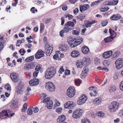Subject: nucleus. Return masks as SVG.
<instances>
[{
  "label": "nucleus",
  "mask_w": 123,
  "mask_h": 123,
  "mask_svg": "<svg viewBox=\"0 0 123 123\" xmlns=\"http://www.w3.org/2000/svg\"><path fill=\"white\" fill-rule=\"evenodd\" d=\"M56 73L55 68V67H49L47 69L45 72V77L47 79H51L54 77Z\"/></svg>",
  "instance_id": "1"
},
{
  "label": "nucleus",
  "mask_w": 123,
  "mask_h": 123,
  "mask_svg": "<svg viewBox=\"0 0 123 123\" xmlns=\"http://www.w3.org/2000/svg\"><path fill=\"white\" fill-rule=\"evenodd\" d=\"M119 103L116 101H113L108 106V109L111 112L116 111L118 108Z\"/></svg>",
  "instance_id": "2"
},
{
  "label": "nucleus",
  "mask_w": 123,
  "mask_h": 123,
  "mask_svg": "<svg viewBox=\"0 0 123 123\" xmlns=\"http://www.w3.org/2000/svg\"><path fill=\"white\" fill-rule=\"evenodd\" d=\"M83 110L81 109H78L74 111L73 113V118L77 119L80 118L82 116Z\"/></svg>",
  "instance_id": "3"
},
{
  "label": "nucleus",
  "mask_w": 123,
  "mask_h": 123,
  "mask_svg": "<svg viewBox=\"0 0 123 123\" xmlns=\"http://www.w3.org/2000/svg\"><path fill=\"white\" fill-rule=\"evenodd\" d=\"M115 64L116 69H120L123 67V59L121 58L117 59L115 61Z\"/></svg>",
  "instance_id": "4"
},
{
  "label": "nucleus",
  "mask_w": 123,
  "mask_h": 123,
  "mask_svg": "<svg viewBox=\"0 0 123 123\" xmlns=\"http://www.w3.org/2000/svg\"><path fill=\"white\" fill-rule=\"evenodd\" d=\"M75 93V89L73 87H70L67 90V95L69 97H72L74 96Z\"/></svg>",
  "instance_id": "5"
},
{
  "label": "nucleus",
  "mask_w": 123,
  "mask_h": 123,
  "mask_svg": "<svg viewBox=\"0 0 123 123\" xmlns=\"http://www.w3.org/2000/svg\"><path fill=\"white\" fill-rule=\"evenodd\" d=\"M43 102L44 103H47L46 106L48 108L50 109L52 108L53 103L49 98H47L44 99Z\"/></svg>",
  "instance_id": "6"
},
{
  "label": "nucleus",
  "mask_w": 123,
  "mask_h": 123,
  "mask_svg": "<svg viewBox=\"0 0 123 123\" xmlns=\"http://www.w3.org/2000/svg\"><path fill=\"white\" fill-rule=\"evenodd\" d=\"M46 89L50 92H52L55 89V87L54 84L52 82H47L45 84Z\"/></svg>",
  "instance_id": "7"
},
{
  "label": "nucleus",
  "mask_w": 123,
  "mask_h": 123,
  "mask_svg": "<svg viewBox=\"0 0 123 123\" xmlns=\"http://www.w3.org/2000/svg\"><path fill=\"white\" fill-rule=\"evenodd\" d=\"M87 97L85 95H82L79 97L77 101V104L79 105H82L86 101Z\"/></svg>",
  "instance_id": "8"
},
{
  "label": "nucleus",
  "mask_w": 123,
  "mask_h": 123,
  "mask_svg": "<svg viewBox=\"0 0 123 123\" xmlns=\"http://www.w3.org/2000/svg\"><path fill=\"white\" fill-rule=\"evenodd\" d=\"M75 106V103L72 101H68L65 103V108L69 109H73Z\"/></svg>",
  "instance_id": "9"
},
{
  "label": "nucleus",
  "mask_w": 123,
  "mask_h": 123,
  "mask_svg": "<svg viewBox=\"0 0 123 123\" xmlns=\"http://www.w3.org/2000/svg\"><path fill=\"white\" fill-rule=\"evenodd\" d=\"M45 51L47 55H50L52 52L53 48L49 44H47L45 46Z\"/></svg>",
  "instance_id": "10"
},
{
  "label": "nucleus",
  "mask_w": 123,
  "mask_h": 123,
  "mask_svg": "<svg viewBox=\"0 0 123 123\" xmlns=\"http://www.w3.org/2000/svg\"><path fill=\"white\" fill-rule=\"evenodd\" d=\"M36 65L35 63L32 62L30 64L26 63L24 67V69L26 70H28L34 68Z\"/></svg>",
  "instance_id": "11"
},
{
  "label": "nucleus",
  "mask_w": 123,
  "mask_h": 123,
  "mask_svg": "<svg viewBox=\"0 0 123 123\" xmlns=\"http://www.w3.org/2000/svg\"><path fill=\"white\" fill-rule=\"evenodd\" d=\"M10 77L12 80L15 82H17L18 80V76L17 74L12 73L11 74Z\"/></svg>",
  "instance_id": "12"
},
{
  "label": "nucleus",
  "mask_w": 123,
  "mask_h": 123,
  "mask_svg": "<svg viewBox=\"0 0 123 123\" xmlns=\"http://www.w3.org/2000/svg\"><path fill=\"white\" fill-rule=\"evenodd\" d=\"M44 52L41 50H38L36 53L35 55V58L38 59L43 57L44 55Z\"/></svg>",
  "instance_id": "13"
},
{
  "label": "nucleus",
  "mask_w": 123,
  "mask_h": 123,
  "mask_svg": "<svg viewBox=\"0 0 123 123\" xmlns=\"http://www.w3.org/2000/svg\"><path fill=\"white\" fill-rule=\"evenodd\" d=\"M39 80L36 78L32 79L29 81L30 85L31 86H35L37 85L39 83Z\"/></svg>",
  "instance_id": "14"
},
{
  "label": "nucleus",
  "mask_w": 123,
  "mask_h": 123,
  "mask_svg": "<svg viewBox=\"0 0 123 123\" xmlns=\"http://www.w3.org/2000/svg\"><path fill=\"white\" fill-rule=\"evenodd\" d=\"M112 54V51L110 50L104 52L102 55L103 57L107 59L111 57Z\"/></svg>",
  "instance_id": "15"
},
{
  "label": "nucleus",
  "mask_w": 123,
  "mask_h": 123,
  "mask_svg": "<svg viewBox=\"0 0 123 123\" xmlns=\"http://www.w3.org/2000/svg\"><path fill=\"white\" fill-rule=\"evenodd\" d=\"M59 49L61 51L66 52L68 49L69 47L66 44L60 45Z\"/></svg>",
  "instance_id": "16"
},
{
  "label": "nucleus",
  "mask_w": 123,
  "mask_h": 123,
  "mask_svg": "<svg viewBox=\"0 0 123 123\" xmlns=\"http://www.w3.org/2000/svg\"><path fill=\"white\" fill-rule=\"evenodd\" d=\"M118 0H114L112 2L111 1H106L103 3L104 5H115L117 4L118 3Z\"/></svg>",
  "instance_id": "17"
},
{
  "label": "nucleus",
  "mask_w": 123,
  "mask_h": 123,
  "mask_svg": "<svg viewBox=\"0 0 123 123\" xmlns=\"http://www.w3.org/2000/svg\"><path fill=\"white\" fill-rule=\"evenodd\" d=\"M66 119L65 116L62 115L58 117L57 119V121L58 123H63V122Z\"/></svg>",
  "instance_id": "18"
},
{
  "label": "nucleus",
  "mask_w": 123,
  "mask_h": 123,
  "mask_svg": "<svg viewBox=\"0 0 123 123\" xmlns=\"http://www.w3.org/2000/svg\"><path fill=\"white\" fill-rule=\"evenodd\" d=\"M102 99L101 98H95L93 101V102L95 105H98L101 103Z\"/></svg>",
  "instance_id": "19"
},
{
  "label": "nucleus",
  "mask_w": 123,
  "mask_h": 123,
  "mask_svg": "<svg viewBox=\"0 0 123 123\" xmlns=\"http://www.w3.org/2000/svg\"><path fill=\"white\" fill-rule=\"evenodd\" d=\"M84 65H88L90 62V59L88 57H84L81 59Z\"/></svg>",
  "instance_id": "20"
},
{
  "label": "nucleus",
  "mask_w": 123,
  "mask_h": 123,
  "mask_svg": "<svg viewBox=\"0 0 123 123\" xmlns=\"http://www.w3.org/2000/svg\"><path fill=\"white\" fill-rule=\"evenodd\" d=\"M89 89L90 91L93 90V92H91L90 93L91 96H96V94L98 93V91L94 90L95 89L94 87L93 86H91L89 88Z\"/></svg>",
  "instance_id": "21"
},
{
  "label": "nucleus",
  "mask_w": 123,
  "mask_h": 123,
  "mask_svg": "<svg viewBox=\"0 0 123 123\" xmlns=\"http://www.w3.org/2000/svg\"><path fill=\"white\" fill-rule=\"evenodd\" d=\"M89 5L88 4H85L83 6H81L80 7V11L82 12L83 11L87 10L89 9Z\"/></svg>",
  "instance_id": "22"
},
{
  "label": "nucleus",
  "mask_w": 123,
  "mask_h": 123,
  "mask_svg": "<svg viewBox=\"0 0 123 123\" xmlns=\"http://www.w3.org/2000/svg\"><path fill=\"white\" fill-rule=\"evenodd\" d=\"M81 59L78 61L76 63V64L77 67L79 68H82L85 65L83 64Z\"/></svg>",
  "instance_id": "23"
},
{
  "label": "nucleus",
  "mask_w": 123,
  "mask_h": 123,
  "mask_svg": "<svg viewBox=\"0 0 123 123\" xmlns=\"http://www.w3.org/2000/svg\"><path fill=\"white\" fill-rule=\"evenodd\" d=\"M80 53L79 52L76 50L73 51L71 53V56L74 57H76L80 55Z\"/></svg>",
  "instance_id": "24"
},
{
  "label": "nucleus",
  "mask_w": 123,
  "mask_h": 123,
  "mask_svg": "<svg viewBox=\"0 0 123 123\" xmlns=\"http://www.w3.org/2000/svg\"><path fill=\"white\" fill-rule=\"evenodd\" d=\"M120 52L119 51H114L112 54V59L115 60L120 55Z\"/></svg>",
  "instance_id": "25"
},
{
  "label": "nucleus",
  "mask_w": 123,
  "mask_h": 123,
  "mask_svg": "<svg viewBox=\"0 0 123 123\" xmlns=\"http://www.w3.org/2000/svg\"><path fill=\"white\" fill-rule=\"evenodd\" d=\"M121 17V16L120 15L114 14L110 18L112 20H117L120 19Z\"/></svg>",
  "instance_id": "26"
},
{
  "label": "nucleus",
  "mask_w": 123,
  "mask_h": 123,
  "mask_svg": "<svg viewBox=\"0 0 123 123\" xmlns=\"http://www.w3.org/2000/svg\"><path fill=\"white\" fill-rule=\"evenodd\" d=\"M6 111L7 117H12L14 115L15 113L12 112V111L10 110H7Z\"/></svg>",
  "instance_id": "27"
},
{
  "label": "nucleus",
  "mask_w": 123,
  "mask_h": 123,
  "mask_svg": "<svg viewBox=\"0 0 123 123\" xmlns=\"http://www.w3.org/2000/svg\"><path fill=\"white\" fill-rule=\"evenodd\" d=\"M68 43L70 46L71 48H74L77 45L76 42L74 39L73 40H72L71 41H68Z\"/></svg>",
  "instance_id": "28"
},
{
  "label": "nucleus",
  "mask_w": 123,
  "mask_h": 123,
  "mask_svg": "<svg viewBox=\"0 0 123 123\" xmlns=\"http://www.w3.org/2000/svg\"><path fill=\"white\" fill-rule=\"evenodd\" d=\"M81 50L82 52L85 54L88 53L89 51V49L87 47L85 46H84L82 47Z\"/></svg>",
  "instance_id": "29"
},
{
  "label": "nucleus",
  "mask_w": 123,
  "mask_h": 123,
  "mask_svg": "<svg viewBox=\"0 0 123 123\" xmlns=\"http://www.w3.org/2000/svg\"><path fill=\"white\" fill-rule=\"evenodd\" d=\"M7 117L6 111L3 110L0 113V118L3 119Z\"/></svg>",
  "instance_id": "30"
},
{
  "label": "nucleus",
  "mask_w": 123,
  "mask_h": 123,
  "mask_svg": "<svg viewBox=\"0 0 123 123\" xmlns=\"http://www.w3.org/2000/svg\"><path fill=\"white\" fill-rule=\"evenodd\" d=\"M66 26L69 27H73L75 25L74 23L73 22L70 21H68L65 24Z\"/></svg>",
  "instance_id": "31"
},
{
  "label": "nucleus",
  "mask_w": 123,
  "mask_h": 123,
  "mask_svg": "<svg viewBox=\"0 0 123 123\" xmlns=\"http://www.w3.org/2000/svg\"><path fill=\"white\" fill-rule=\"evenodd\" d=\"M108 90L110 92H114L116 90V87L114 85H111L109 87Z\"/></svg>",
  "instance_id": "32"
},
{
  "label": "nucleus",
  "mask_w": 123,
  "mask_h": 123,
  "mask_svg": "<svg viewBox=\"0 0 123 123\" xmlns=\"http://www.w3.org/2000/svg\"><path fill=\"white\" fill-rule=\"evenodd\" d=\"M88 69L87 67H85L83 69L81 74L83 76H85L88 74Z\"/></svg>",
  "instance_id": "33"
},
{
  "label": "nucleus",
  "mask_w": 123,
  "mask_h": 123,
  "mask_svg": "<svg viewBox=\"0 0 123 123\" xmlns=\"http://www.w3.org/2000/svg\"><path fill=\"white\" fill-rule=\"evenodd\" d=\"M74 40L77 45L80 44L83 40V39L80 37H78L76 39H75Z\"/></svg>",
  "instance_id": "34"
},
{
  "label": "nucleus",
  "mask_w": 123,
  "mask_h": 123,
  "mask_svg": "<svg viewBox=\"0 0 123 123\" xmlns=\"http://www.w3.org/2000/svg\"><path fill=\"white\" fill-rule=\"evenodd\" d=\"M109 32L111 35V36H110L113 39L114 37L116 36V33L111 29H109Z\"/></svg>",
  "instance_id": "35"
},
{
  "label": "nucleus",
  "mask_w": 123,
  "mask_h": 123,
  "mask_svg": "<svg viewBox=\"0 0 123 123\" xmlns=\"http://www.w3.org/2000/svg\"><path fill=\"white\" fill-rule=\"evenodd\" d=\"M73 28L69 27L68 26L67 27L65 25L64 28V29L63 31L64 32L67 33L69 31H70L73 29Z\"/></svg>",
  "instance_id": "36"
},
{
  "label": "nucleus",
  "mask_w": 123,
  "mask_h": 123,
  "mask_svg": "<svg viewBox=\"0 0 123 123\" xmlns=\"http://www.w3.org/2000/svg\"><path fill=\"white\" fill-rule=\"evenodd\" d=\"M11 107L12 108H15L17 107V102L16 101H12L10 105Z\"/></svg>",
  "instance_id": "37"
},
{
  "label": "nucleus",
  "mask_w": 123,
  "mask_h": 123,
  "mask_svg": "<svg viewBox=\"0 0 123 123\" xmlns=\"http://www.w3.org/2000/svg\"><path fill=\"white\" fill-rule=\"evenodd\" d=\"M64 18H68L69 20H71L73 18V16L69 14H67L64 15Z\"/></svg>",
  "instance_id": "38"
},
{
  "label": "nucleus",
  "mask_w": 123,
  "mask_h": 123,
  "mask_svg": "<svg viewBox=\"0 0 123 123\" xmlns=\"http://www.w3.org/2000/svg\"><path fill=\"white\" fill-rule=\"evenodd\" d=\"M31 88L28 87L27 88L24 92V94L26 96H28L30 94V91H31Z\"/></svg>",
  "instance_id": "39"
},
{
  "label": "nucleus",
  "mask_w": 123,
  "mask_h": 123,
  "mask_svg": "<svg viewBox=\"0 0 123 123\" xmlns=\"http://www.w3.org/2000/svg\"><path fill=\"white\" fill-rule=\"evenodd\" d=\"M34 58V56H32L30 57L26 58L25 59V61L26 62H30L33 61Z\"/></svg>",
  "instance_id": "40"
},
{
  "label": "nucleus",
  "mask_w": 123,
  "mask_h": 123,
  "mask_svg": "<svg viewBox=\"0 0 123 123\" xmlns=\"http://www.w3.org/2000/svg\"><path fill=\"white\" fill-rule=\"evenodd\" d=\"M24 89L18 88H17V92L18 94H22L23 92Z\"/></svg>",
  "instance_id": "41"
},
{
  "label": "nucleus",
  "mask_w": 123,
  "mask_h": 123,
  "mask_svg": "<svg viewBox=\"0 0 123 123\" xmlns=\"http://www.w3.org/2000/svg\"><path fill=\"white\" fill-rule=\"evenodd\" d=\"M113 39L110 36L104 39V40L106 43H108L111 41Z\"/></svg>",
  "instance_id": "42"
},
{
  "label": "nucleus",
  "mask_w": 123,
  "mask_h": 123,
  "mask_svg": "<svg viewBox=\"0 0 123 123\" xmlns=\"http://www.w3.org/2000/svg\"><path fill=\"white\" fill-rule=\"evenodd\" d=\"M27 108V105L26 103H25L23 105V107L21 109L22 112H23L26 111Z\"/></svg>",
  "instance_id": "43"
},
{
  "label": "nucleus",
  "mask_w": 123,
  "mask_h": 123,
  "mask_svg": "<svg viewBox=\"0 0 123 123\" xmlns=\"http://www.w3.org/2000/svg\"><path fill=\"white\" fill-rule=\"evenodd\" d=\"M82 123H90L89 120L86 118H84L81 120Z\"/></svg>",
  "instance_id": "44"
},
{
  "label": "nucleus",
  "mask_w": 123,
  "mask_h": 123,
  "mask_svg": "<svg viewBox=\"0 0 123 123\" xmlns=\"http://www.w3.org/2000/svg\"><path fill=\"white\" fill-rule=\"evenodd\" d=\"M85 17V15L84 14H80L77 17V18L78 19H79L80 20H82Z\"/></svg>",
  "instance_id": "45"
},
{
  "label": "nucleus",
  "mask_w": 123,
  "mask_h": 123,
  "mask_svg": "<svg viewBox=\"0 0 123 123\" xmlns=\"http://www.w3.org/2000/svg\"><path fill=\"white\" fill-rule=\"evenodd\" d=\"M72 33L74 35L78 36L79 34V32L78 30H75L72 31Z\"/></svg>",
  "instance_id": "46"
},
{
  "label": "nucleus",
  "mask_w": 123,
  "mask_h": 123,
  "mask_svg": "<svg viewBox=\"0 0 123 123\" xmlns=\"http://www.w3.org/2000/svg\"><path fill=\"white\" fill-rule=\"evenodd\" d=\"M33 111L31 107L28 108L27 110V114L29 115H31L33 114Z\"/></svg>",
  "instance_id": "47"
},
{
  "label": "nucleus",
  "mask_w": 123,
  "mask_h": 123,
  "mask_svg": "<svg viewBox=\"0 0 123 123\" xmlns=\"http://www.w3.org/2000/svg\"><path fill=\"white\" fill-rule=\"evenodd\" d=\"M94 62L95 65H98L100 63L99 59L98 58H95Z\"/></svg>",
  "instance_id": "48"
},
{
  "label": "nucleus",
  "mask_w": 123,
  "mask_h": 123,
  "mask_svg": "<svg viewBox=\"0 0 123 123\" xmlns=\"http://www.w3.org/2000/svg\"><path fill=\"white\" fill-rule=\"evenodd\" d=\"M5 88L7 90H11V87L10 84H7L5 85Z\"/></svg>",
  "instance_id": "49"
},
{
  "label": "nucleus",
  "mask_w": 123,
  "mask_h": 123,
  "mask_svg": "<svg viewBox=\"0 0 123 123\" xmlns=\"http://www.w3.org/2000/svg\"><path fill=\"white\" fill-rule=\"evenodd\" d=\"M96 115L100 117H103L104 116V114L102 111H99L96 113Z\"/></svg>",
  "instance_id": "50"
},
{
  "label": "nucleus",
  "mask_w": 123,
  "mask_h": 123,
  "mask_svg": "<svg viewBox=\"0 0 123 123\" xmlns=\"http://www.w3.org/2000/svg\"><path fill=\"white\" fill-rule=\"evenodd\" d=\"M24 84L22 82H20L19 83L18 85V87L21 89H24Z\"/></svg>",
  "instance_id": "51"
},
{
  "label": "nucleus",
  "mask_w": 123,
  "mask_h": 123,
  "mask_svg": "<svg viewBox=\"0 0 123 123\" xmlns=\"http://www.w3.org/2000/svg\"><path fill=\"white\" fill-rule=\"evenodd\" d=\"M62 109L61 107H59L56 110V111L58 113L61 114L62 112Z\"/></svg>",
  "instance_id": "52"
},
{
  "label": "nucleus",
  "mask_w": 123,
  "mask_h": 123,
  "mask_svg": "<svg viewBox=\"0 0 123 123\" xmlns=\"http://www.w3.org/2000/svg\"><path fill=\"white\" fill-rule=\"evenodd\" d=\"M92 25L91 22L89 21L87 22L86 24H85L87 28L90 27H91Z\"/></svg>",
  "instance_id": "53"
},
{
  "label": "nucleus",
  "mask_w": 123,
  "mask_h": 123,
  "mask_svg": "<svg viewBox=\"0 0 123 123\" xmlns=\"http://www.w3.org/2000/svg\"><path fill=\"white\" fill-rule=\"evenodd\" d=\"M32 108L33 112H34V113H37V112L39 111V109L37 107H32Z\"/></svg>",
  "instance_id": "54"
},
{
  "label": "nucleus",
  "mask_w": 123,
  "mask_h": 123,
  "mask_svg": "<svg viewBox=\"0 0 123 123\" xmlns=\"http://www.w3.org/2000/svg\"><path fill=\"white\" fill-rule=\"evenodd\" d=\"M19 52L21 55H23L25 53L26 51L23 49H21L19 51Z\"/></svg>",
  "instance_id": "55"
},
{
  "label": "nucleus",
  "mask_w": 123,
  "mask_h": 123,
  "mask_svg": "<svg viewBox=\"0 0 123 123\" xmlns=\"http://www.w3.org/2000/svg\"><path fill=\"white\" fill-rule=\"evenodd\" d=\"M103 64L104 65L105 67L108 66L109 64V61L107 60L104 61L103 62Z\"/></svg>",
  "instance_id": "56"
},
{
  "label": "nucleus",
  "mask_w": 123,
  "mask_h": 123,
  "mask_svg": "<svg viewBox=\"0 0 123 123\" xmlns=\"http://www.w3.org/2000/svg\"><path fill=\"white\" fill-rule=\"evenodd\" d=\"M4 44V43H3V42H0V51L3 49Z\"/></svg>",
  "instance_id": "57"
},
{
  "label": "nucleus",
  "mask_w": 123,
  "mask_h": 123,
  "mask_svg": "<svg viewBox=\"0 0 123 123\" xmlns=\"http://www.w3.org/2000/svg\"><path fill=\"white\" fill-rule=\"evenodd\" d=\"M108 23V22L106 20L102 21L101 22L102 25L103 26H105L107 25Z\"/></svg>",
  "instance_id": "58"
},
{
  "label": "nucleus",
  "mask_w": 123,
  "mask_h": 123,
  "mask_svg": "<svg viewBox=\"0 0 123 123\" xmlns=\"http://www.w3.org/2000/svg\"><path fill=\"white\" fill-rule=\"evenodd\" d=\"M60 103L58 101H56L55 104L54 105V107L55 108L56 107L60 106Z\"/></svg>",
  "instance_id": "59"
},
{
  "label": "nucleus",
  "mask_w": 123,
  "mask_h": 123,
  "mask_svg": "<svg viewBox=\"0 0 123 123\" xmlns=\"http://www.w3.org/2000/svg\"><path fill=\"white\" fill-rule=\"evenodd\" d=\"M32 47V44H31L28 43L25 45V47L26 48L30 49Z\"/></svg>",
  "instance_id": "60"
},
{
  "label": "nucleus",
  "mask_w": 123,
  "mask_h": 123,
  "mask_svg": "<svg viewBox=\"0 0 123 123\" xmlns=\"http://www.w3.org/2000/svg\"><path fill=\"white\" fill-rule=\"evenodd\" d=\"M119 76V74L118 73H115L113 75V78L114 79L116 80L118 78Z\"/></svg>",
  "instance_id": "61"
},
{
  "label": "nucleus",
  "mask_w": 123,
  "mask_h": 123,
  "mask_svg": "<svg viewBox=\"0 0 123 123\" xmlns=\"http://www.w3.org/2000/svg\"><path fill=\"white\" fill-rule=\"evenodd\" d=\"M62 10L64 11H66L67 9V7L66 5H62Z\"/></svg>",
  "instance_id": "62"
},
{
  "label": "nucleus",
  "mask_w": 123,
  "mask_h": 123,
  "mask_svg": "<svg viewBox=\"0 0 123 123\" xmlns=\"http://www.w3.org/2000/svg\"><path fill=\"white\" fill-rule=\"evenodd\" d=\"M118 114L121 117H123V108L121 109L120 111Z\"/></svg>",
  "instance_id": "63"
},
{
  "label": "nucleus",
  "mask_w": 123,
  "mask_h": 123,
  "mask_svg": "<svg viewBox=\"0 0 123 123\" xmlns=\"http://www.w3.org/2000/svg\"><path fill=\"white\" fill-rule=\"evenodd\" d=\"M119 88L121 90L123 91V81L119 84Z\"/></svg>",
  "instance_id": "64"
}]
</instances>
